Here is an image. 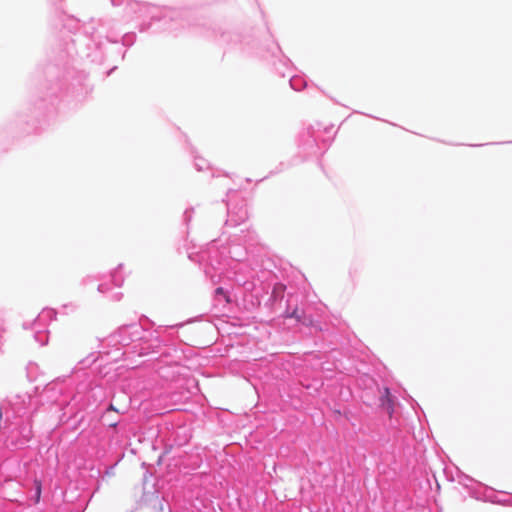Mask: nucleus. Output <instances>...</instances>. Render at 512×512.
<instances>
[{"label": "nucleus", "mask_w": 512, "mask_h": 512, "mask_svg": "<svg viewBox=\"0 0 512 512\" xmlns=\"http://www.w3.org/2000/svg\"><path fill=\"white\" fill-rule=\"evenodd\" d=\"M215 293H216V295H222V296L225 298V301H226V302H229V301H230V300H229V297L226 295V293L224 292V289H223V288H221V287L217 288V289L215 290Z\"/></svg>", "instance_id": "nucleus-3"}, {"label": "nucleus", "mask_w": 512, "mask_h": 512, "mask_svg": "<svg viewBox=\"0 0 512 512\" xmlns=\"http://www.w3.org/2000/svg\"><path fill=\"white\" fill-rule=\"evenodd\" d=\"M380 405L391 417L394 412V398L387 387H384L381 392Z\"/></svg>", "instance_id": "nucleus-1"}, {"label": "nucleus", "mask_w": 512, "mask_h": 512, "mask_svg": "<svg viewBox=\"0 0 512 512\" xmlns=\"http://www.w3.org/2000/svg\"><path fill=\"white\" fill-rule=\"evenodd\" d=\"M285 317L294 318L296 319V321L306 326L313 325V319L311 317L306 316L304 312H299L297 308H295L291 313L286 312Z\"/></svg>", "instance_id": "nucleus-2"}, {"label": "nucleus", "mask_w": 512, "mask_h": 512, "mask_svg": "<svg viewBox=\"0 0 512 512\" xmlns=\"http://www.w3.org/2000/svg\"><path fill=\"white\" fill-rule=\"evenodd\" d=\"M284 288H285V287H284L283 285H280V284H279V285L275 286V288H274V292H276V291H283V290H284Z\"/></svg>", "instance_id": "nucleus-5"}, {"label": "nucleus", "mask_w": 512, "mask_h": 512, "mask_svg": "<svg viewBox=\"0 0 512 512\" xmlns=\"http://www.w3.org/2000/svg\"><path fill=\"white\" fill-rule=\"evenodd\" d=\"M35 485H36V496H37L36 501H38L40 498V494H41V482L36 480Z\"/></svg>", "instance_id": "nucleus-4"}]
</instances>
